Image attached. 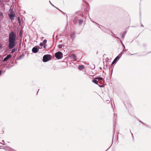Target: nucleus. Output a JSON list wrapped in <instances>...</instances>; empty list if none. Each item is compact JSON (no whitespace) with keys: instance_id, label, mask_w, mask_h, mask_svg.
Listing matches in <instances>:
<instances>
[{"instance_id":"15","label":"nucleus","mask_w":151,"mask_h":151,"mask_svg":"<svg viewBox=\"0 0 151 151\" xmlns=\"http://www.w3.org/2000/svg\"><path fill=\"white\" fill-rule=\"evenodd\" d=\"M17 50V48H14L12 50L11 53H13L15 51Z\"/></svg>"},{"instance_id":"25","label":"nucleus","mask_w":151,"mask_h":151,"mask_svg":"<svg viewBox=\"0 0 151 151\" xmlns=\"http://www.w3.org/2000/svg\"><path fill=\"white\" fill-rule=\"evenodd\" d=\"M122 46L123 47V49H124L125 48V47L124 45H122Z\"/></svg>"},{"instance_id":"36","label":"nucleus","mask_w":151,"mask_h":151,"mask_svg":"<svg viewBox=\"0 0 151 151\" xmlns=\"http://www.w3.org/2000/svg\"><path fill=\"white\" fill-rule=\"evenodd\" d=\"M131 55H133V54H131Z\"/></svg>"},{"instance_id":"16","label":"nucleus","mask_w":151,"mask_h":151,"mask_svg":"<svg viewBox=\"0 0 151 151\" xmlns=\"http://www.w3.org/2000/svg\"><path fill=\"white\" fill-rule=\"evenodd\" d=\"M70 37L72 39H73L74 38V37H75L74 34L72 33L70 35Z\"/></svg>"},{"instance_id":"18","label":"nucleus","mask_w":151,"mask_h":151,"mask_svg":"<svg viewBox=\"0 0 151 151\" xmlns=\"http://www.w3.org/2000/svg\"><path fill=\"white\" fill-rule=\"evenodd\" d=\"M18 21L19 23V24H20L21 23V21L20 18L19 17H18Z\"/></svg>"},{"instance_id":"29","label":"nucleus","mask_w":151,"mask_h":151,"mask_svg":"<svg viewBox=\"0 0 151 151\" xmlns=\"http://www.w3.org/2000/svg\"><path fill=\"white\" fill-rule=\"evenodd\" d=\"M99 69H100V70H101L102 69V68H101V67H99Z\"/></svg>"},{"instance_id":"2","label":"nucleus","mask_w":151,"mask_h":151,"mask_svg":"<svg viewBox=\"0 0 151 151\" xmlns=\"http://www.w3.org/2000/svg\"><path fill=\"white\" fill-rule=\"evenodd\" d=\"M77 14L78 15H76L74 18L73 22L76 24H78L80 25L83 23V16L82 15H81V14L79 12L76 13V14Z\"/></svg>"},{"instance_id":"30","label":"nucleus","mask_w":151,"mask_h":151,"mask_svg":"<svg viewBox=\"0 0 151 151\" xmlns=\"http://www.w3.org/2000/svg\"><path fill=\"white\" fill-rule=\"evenodd\" d=\"M49 2H50V4H51L52 5V3H51L50 1H49Z\"/></svg>"},{"instance_id":"6","label":"nucleus","mask_w":151,"mask_h":151,"mask_svg":"<svg viewBox=\"0 0 151 151\" xmlns=\"http://www.w3.org/2000/svg\"><path fill=\"white\" fill-rule=\"evenodd\" d=\"M123 54V53H122L121 52L120 54H119V55L114 59L112 62L111 64L113 65L115 63H116L117 62V60L119 59L121 57Z\"/></svg>"},{"instance_id":"21","label":"nucleus","mask_w":151,"mask_h":151,"mask_svg":"<svg viewBox=\"0 0 151 151\" xmlns=\"http://www.w3.org/2000/svg\"><path fill=\"white\" fill-rule=\"evenodd\" d=\"M40 45L41 47L43 46V42L40 43Z\"/></svg>"},{"instance_id":"34","label":"nucleus","mask_w":151,"mask_h":151,"mask_svg":"<svg viewBox=\"0 0 151 151\" xmlns=\"http://www.w3.org/2000/svg\"><path fill=\"white\" fill-rule=\"evenodd\" d=\"M43 47H44V48H46V47H45V46H44Z\"/></svg>"},{"instance_id":"8","label":"nucleus","mask_w":151,"mask_h":151,"mask_svg":"<svg viewBox=\"0 0 151 151\" xmlns=\"http://www.w3.org/2000/svg\"><path fill=\"white\" fill-rule=\"evenodd\" d=\"M37 46H35L33 47L32 49V52L34 53H36L38 52L39 50L37 48Z\"/></svg>"},{"instance_id":"1","label":"nucleus","mask_w":151,"mask_h":151,"mask_svg":"<svg viewBox=\"0 0 151 151\" xmlns=\"http://www.w3.org/2000/svg\"><path fill=\"white\" fill-rule=\"evenodd\" d=\"M17 36L14 32H12L9 35L8 47L10 49H13L16 45Z\"/></svg>"},{"instance_id":"27","label":"nucleus","mask_w":151,"mask_h":151,"mask_svg":"<svg viewBox=\"0 0 151 151\" xmlns=\"http://www.w3.org/2000/svg\"><path fill=\"white\" fill-rule=\"evenodd\" d=\"M95 68V65H93V69H94V68Z\"/></svg>"},{"instance_id":"31","label":"nucleus","mask_w":151,"mask_h":151,"mask_svg":"<svg viewBox=\"0 0 151 151\" xmlns=\"http://www.w3.org/2000/svg\"><path fill=\"white\" fill-rule=\"evenodd\" d=\"M141 26H142V27H143V25L142 24H141Z\"/></svg>"},{"instance_id":"13","label":"nucleus","mask_w":151,"mask_h":151,"mask_svg":"<svg viewBox=\"0 0 151 151\" xmlns=\"http://www.w3.org/2000/svg\"><path fill=\"white\" fill-rule=\"evenodd\" d=\"M126 34V32H124L122 35V38L123 39H124V37Z\"/></svg>"},{"instance_id":"23","label":"nucleus","mask_w":151,"mask_h":151,"mask_svg":"<svg viewBox=\"0 0 151 151\" xmlns=\"http://www.w3.org/2000/svg\"><path fill=\"white\" fill-rule=\"evenodd\" d=\"M113 68L112 67H111V68H109V70H112Z\"/></svg>"},{"instance_id":"33","label":"nucleus","mask_w":151,"mask_h":151,"mask_svg":"<svg viewBox=\"0 0 151 151\" xmlns=\"http://www.w3.org/2000/svg\"><path fill=\"white\" fill-rule=\"evenodd\" d=\"M130 131L131 133V134H132V133L131 132V130H130Z\"/></svg>"},{"instance_id":"3","label":"nucleus","mask_w":151,"mask_h":151,"mask_svg":"<svg viewBox=\"0 0 151 151\" xmlns=\"http://www.w3.org/2000/svg\"><path fill=\"white\" fill-rule=\"evenodd\" d=\"M52 56L50 55H45L43 57V61L44 62H46L50 60Z\"/></svg>"},{"instance_id":"7","label":"nucleus","mask_w":151,"mask_h":151,"mask_svg":"<svg viewBox=\"0 0 151 151\" xmlns=\"http://www.w3.org/2000/svg\"><path fill=\"white\" fill-rule=\"evenodd\" d=\"M12 57V55L11 54L7 55V56L2 60L4 62L6 61L7 60H10Z\"/></svg>"},{"instance_id":"24","label":"nucleus","mask_w":151,"mask_h":151,"mask_svg":"<svg viewBox=\"0 0 151 151\" xmlns=\"http://www.w3.org/2000/svg\"><path fill=\"white\" fill-rule=\"evenodd\" d=\"M114 120L115 119V114H114Z\"/></svg>"},{"instance_id":"4","label":"nucleus","mask_w":151,"mask_h":151,"mask_svg":"<svg viewBox=\"0 0 151 151\" xmlns=\"http://www.w3.org/2000/svg\"><path fill=\"white\" fill-rule=\"evenodd\" d=\"M55 56L58 59H60L63 57V53L60 52H57L55 54Z\"/></svg>"},{"instance_id":"5","label":"nucleus","mask_w":151,"mask_h":151,"mask_svg":"<svg viewBox=\"0 0 151 151\" xmlns=\"http://www.w3.org/2000/svg\"><path fill=\"white\" fill-rule=\"evenodd\" d=\"M10 13L9 14V16L11 21H12L14 20V18L15 17V15L13 11L12 10L10 11Z\"/></svg>"},{"instance_id":"19","label":"nucleus","mask_w":151,"mask_h":151,"mask_svg":"<svg viewBox=\"0 0 151 151\" xmlns=\"http://www.w3.org/2000/svg\"><path fill=\"white\" fill-rule=\"evenodd\" d=\"M47 42V40L46 39H45V40H44L43 41V43H44V45H45V44Z\"/></svg>"},{"instance_id":"20","label":"nucleus","mask_w":151,"mask_h":151,"mask_svg":"<svg viewBox=\"0 0 151 151\" xmlns=\"http://www.w3.org/2000/svg\"><path fill=\"white\" fill-rule=\"evenodd\" d=\"M63 45L62 44L59 45L58 46V47L59 48H62L63 47Z\"/></svg>"},{"instance_id":"17","label":"nucleus","mask_w":151,"mask_h":151,"mask_svg":"<svg viewBox=\"0 0 151 151\" xmlns=\"http://www.w3.org/2000/svg\"><path fill=\"white\" fill-rule=\"evenodd\" d=\"M22 36V30H20L19 32V36L21 37Z\"/></svg>"},{"instance_id":"37","label":"nucleus","mask_w":151,"mask_h":151,"mask_svg":"<svg viewBox=\"0 0 151 151\" xmlns=\"http://www.w3.org/2000/svg\"><path fill=\"white\" fill-rule=\"evenodd\" d=\"M104 69H105V68H104Z\"/></svg>"},{"instance_id":"14","label":"nucleus","mask_w":151,"mask_h":151,"mask_svg":"<svg viewBox=\"0 0 151 151\" xmlns=\"http://www.w3.org/2000/svg\"><path fill=\"white\" fill-rule=\"evenodd\" d=\"M95 79H99L101 81L103 80V78L101 77H96L95 78Z\"/></svg>"},{"instance_id":"10","label":"nucleus","mask_w":151,"mask_h":151,"mask_svg":"<svg viewBox=\"0 0 151 151\" xmlns=\"http://www.w3.org/2000/svg\"><path fill=\"white\" fill-rule=\"evenodd\" d=\"M95 79V78L92 80V82L95 83L96 84L98 85L100 87H101V86H100L99 85L98 83V81Z\"/></svg>"},{"instance_id":"32","label":"nucleus","mask_w":151,"mask_h":151,"mask_svg":"<svg viewBox=\"0 0 151 151\" xmlns=\"http://www.w3.org/2000/svg\"><path fill=\"white\" fill-rule=\"evenodd\" d=\"M52 6H54V7H55L56 8H57H57H56L55 6H54L53 5H52Z\"/></svg>"},{"instance_id":"28","label":"nucleus","mask_w":151,"mask_h":151,"mask_svg":"<svg viewBox=\"0 0 151 151\" xmlns=\"http://www.w3.org/2000/svg\"><path fill=\"white\" fill-rule=\"evenodd\" d=\"M121 44H122V45H124L121 40Z\"/></svg>"},{"instance_id":"22","label":"nucleus","mask_w":151,"mask_h":151,"mask_svg":"<svg viewBox=\"0 0 151 151\" xmlns=\"http://www.w3.org/2000/svg\"><path fill=\"white\" fill-rule=\"evenodd\" d=\"M127 51V50L126 49H125V48L124 49H123V51L126 52Z\"/></svg>"},{"instance_id":"35","label":"nucleus","mask_w":151,"mask_h":151,"mask_svg":"<svg viewBox=\"0 0 151 151\" xmlns=\"http://www.w3.org/2000/svg\"><path fill=\"white\" fill-rule=\"evenodd\" d=\"M106 67H107V64L106 65Z\"/></svg>"},{"instance_id":"9","label":"nucleus","mask_w":151,"mask_h":151,"mask_svg":"<svg viewBox=\"0 0 151 151\" xmlns=\"http://www.w3.org/2000/svg\"><path fill=\"white\" fill-rule=\"evenodd\" d=\"M70 58L76 61V57L75 55L71 54L70 56Z\"/></svg>"},{"instance_id":"26","label":"nucleus","mask_w":151,"mask_h":151,"mask_svg":"<svg viewBox=\"0 0 151 151\" xmlns=\"http://www.w3.org/2000/svg\"><path fill=\"white\" fill-rule=\"evenodd\" d=\"M1 72H2L1 70H0V76L1 75Z\"/></svg>"},{"instance_id":"12","label":"nucleus","mask_w":151,"mask_h":151,"mask_svg":"<svg viewBox=\"0 0 151 151\" xmlns=\"http://www.w3.org/2000/svg\"><path fill=\"white\" fill-rule=\"evenodd\" d=\"M78 68L80 70H82L84 68V67L83 65H79L78 66Z\"/></svg>"},{"instance_id":"11","label":"nucleus","mask_w":151,"mask_h":151,"mask_svg":"<svg viewBox=\"0 0 151 151\" xmlns=\"http://www.w3.org/2000/svg\"><path fill=\"white\" fill-rule=\"evenodd\" d=\"M24 56V55L22 54V55H20L17 58V60H19L23 58Z\"/></svg>"},{"instance_id":"38","label":"nucleus","mask_w":151,"mask_h":151,"mask_svg":"<svg viewBox=\"0 0 151 151\" xmlns=\"http://www.w3.org/2000/svg\"><path fill=\"white\" fill-rule=\"evenodd\" d=\"M61 12H62L63 13V12H62V11H61Z\"/></svg>"}]
</instances>
